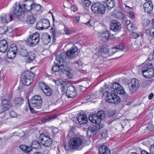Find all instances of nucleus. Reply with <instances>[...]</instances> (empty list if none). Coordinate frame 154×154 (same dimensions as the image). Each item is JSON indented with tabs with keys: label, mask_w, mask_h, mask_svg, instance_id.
I'll return each instance as SVG.
<instances>
[{
	"label": "nucleus",
	"mask_w": 154,
	"mask_h": 154,
	"mask_svg": "<svg viewBox=\"0 0 154 154\" xmlns=\"http://www.w3.org/2000/svg\"><path fill=\"white\" fill-rule=\"evenodd\" d=\"M42 101L40 96L35 95L33 96L30 100V104L28 101V105L31 112L32 113H36V111L33 109H39L42 106Z\"/></svg>",
	"instance_id": "nucleus-1"
},
{
	"label": "nucleus",
	"mask_w": 154,
	"mask_h": 154,
	"mask_svg": "<svg viewBox=\"0 0 154 154\" xmlns=\"http://www.w3.org/2000/svg\"><path fill=\"white\" fill-rule=\"evenodd\" d=\"M34 77L33 73L29 70L25 71L22 75L21 82L24 85L29 86L33 81Z\"/></svg>",
	"instance_id": "nucleus-2"
},
{
	"label": "nucleus",
	"mask_w": 154,
	"mask_h": 154,
	"mask_svg": "<svg viewBox=\"0 0 154 154\" xmlns=\"http://www.w3.org/2000/svg\"><path fill=\"white\" fill-rule=\"evenodd\" d=\"M106 94H107L105 98L106 100L109 103L114 104H118L121 101V99L119 97L113 92L109 93L108 90L109 88L106 87Z\"/></svg>",
	"instance_id": "nucleus-3"
},
{
	"label": "nucleus",
	"mask_w": 154,
	"mask_h": 154,
	"mask_svg": "<svg viewBox=\"0 0 154 154\" xmlns=\"http://www.w3.org/2000/svg\"><path fill=\"white\" fill-rule=\"evenodd\" d=\"M105 117V113L103 111L100 110L97 114H92L89 117V120L93 123L100 124L101 120L103 119Z\"/></svg>",
	"instance_id": "nucleus-4"
},
{
	"label": "nucleus",
	"mask_w": 154,
	"mask_h": 154,
	"mask_svg": "<svg viewBox=\"0 0 154 154\" xmlns=\"http://www.w3.org/2000/svg\"><path fill=\"white\" fill-rule=\"evenodd\" d=\"M105 7L103 4L100 2H96L92 4L91 8L94 13L103 14L105 13L106 11Z\"/></svg>",
	"instance_id": "nucleus-5"
},
{
	"label": "nucleus",
	"mask_w": 154,
	"mask_h": 154,
	"mask_svg": "<svg viewBox=\"0 0 154 154\" xmlns=\"http://www.w3.org/2000/svg\"><path fill=\"white\" fill-rule=\"evenodd\" d=\"M39 39V34L37 32L29 35L26 41V43L30 46L33 47L38 44Z\"/></svg>",
	"instance_id": "nucleus-6"
},
{
	"label": "nucleus",
	"mask_w": 154,
	"mask_h": 154,
	"mask_svg": "<svg viewBox=\"0 0 154 154\" xmlns=\"http://www.w3.org/2000/svg\"><path fill=\"white\" fill-rule=\"evenodd\" d=\"M94 123V124L89 126L87 129V133L89 136L96 134L97 131L99 129H102L103 127V125L102 124L99 123Z\"/></svg>",
	"instance_id": "nucleus-7"
},
{
	"label": "nucleus",
	"mask_w": 154,
	"mask_h": 154,
	"mask_svg": "<svg viewBox=\"0 0 154 154\" xmlns=\"http://www.w3.org/2000/svg\"><path fill=\"white\" fill-rule=\"evenodd\" d=\"M31 146H28L25 145H22L20 146V148L25 152H30L32 148L40 149L41 148V145L40 143L38 141H33L31 143Z\"/></svg>",
	"instance_id": "nucleus-8"
},
{
	"label": "nucleus",
	"mask_w": 154,
	"mask_h": 154,
	"mask_svg": "<svg viewBox=\"0 0 154 154\" xmlns=\"http://www.w3.org/2000/svg\"><path fill=\"white\" fill-rule=\"evenodd\" d=\"M9 97L7 94H2L1 96V101L2 103L0 113H2L7 110L10 107V102L8 101Z\"/></svg>",
	"instance_id": "nucleus-9"
},
{
	"label": "nucleus",
	"mask_w": 154,
	"mask_h": 154,
	"mask_svg": "<svg viewBox=\"0 0 154 154\" xmlns=\"http://www.w3.org/2000/svg\"><path fill=\"white\" fill-rule=\"evenodd\" d=\"M20 53L22 56L26 57V62H30L33 60L35 57V56L33 52H28L26 49H21Z\"/></svg>",
	"instance_id": "nucleus-10"
},
{
	"label": "nucleus",
	"mask_w": 154,
	"mask_h": 154,
	"mask_svg": "<svg viewBox=\"0 0 154 154\" xmlns=\"http://www.w3.org/2000/svg\"><path fill=\"white\" fill-rule=\"evenodd\" d=\"M75 87H62L61 90L62 93H66V95L68 98H73L76 95L74 91Z\"/></svg>",
	"instance_id": "nucleus-11"
},
{
	"label": "nucleus",
	"mask_w": 154,
	"mask_h": 154,
	"mask_svg": "<svg viewBox=\"0 0 154 154\" xmlns=\"http://www.w3.org/2000/svg\"><path fill=\"white\" fill-rule=\"evenodd\" d=\"M40 137L41 143L46 147L50 146L53 143V141L51 138L44 134L41 135Z\"/></svg>",
	"instance_id": "nucleus-12"
},
{
	"label": "nucleus",
	"mask_w": 154,
	"mask_h": 154,
	"mask_svg": "<svg viewBox=\"0 0 154 154\" xmlns=\"http://www.w3.org/2000/svg\"><path fill=\"white\" fill-rule=\"evenodd\" d=\"M34 3L32 0H26L23 2L22 6H21L24 12L28 11H31Z\"/></svg>",
	"instance_id": "nucleus-13"
},
{
	"label": "nucleus",
	"mask_w": 154,
	"mask_h": 154,
	"mask_svg": "<svg viewBox=\"0 0 154 154\" xmlns=\"http://www.w3.org/2000/svg\"><path fill=\"white\" fill-rule=\"evenodd\" d=\"M65 149L68 151L77 148V137H74L70 140L68 145H65Z\"/></svg>",
	"instance_id": "nucleus-14"
},
{
	"label": "nucleus",
	"mask_w": 154,
	"mask_h": 154,
	"mask_svg": "<svg viewBox=\"0 0 154 154\" xmlns=\"http://www.w3.org/2000/svg\"><path fill=\"white\" fill-rule=\"evenodd\" d=\"M122 28L121 23L116 20H112L110 23V29L115 32H119Z\"/></svg>",
	"instance_id": "nucleus-15"
},
{
	"label": "nucleus",
	"mask_w": 154,
	"mask_h": 154,
	"mask_svg": "<svg viewBox=\"0 0 154 154\" xmlns=\"http://www.w3.org/2000/svg\"><path fill=\"white\" fill-rule=\"evenodd\" d=\"M50 25L49 20L46 19H43L42 20L41 23H37L36 27L38 29H48Z\"/></svg>",
	"instance_id": "nucleus-16"
},
{
	"label": "nucleus",
	"mask_w": 154,
	"mask_h": 154,
	"mask_svg": "<svg viewBox=\"0 0 154 154\" xmlns=\"http://www.w3.org/2000/svg\"><path fill=\"white\" fill-rule=\"evenodd\" d=\"M106 10L110 11L115 6V1L114 0H106L103 2Z\"/></svg>",
	"instance_id": "nucleus-17"
},
{
	"label": "nucleus",
	"mask_w": 154,
	"mask_h": 154,
	"mask_svg": "<svg viewBox=\"0 0 154 154\" xmlns=\"http://www.w3.org/2000/svg\"><path fill=\"white\" fill-rule=\"evenodd\" d=\"M43 8L39 4L34 3L31 12L34 15H37L43 11Z\"/></svg>",
	"instance_id": "nucleus-18"
},
{
	"label": "nucleus",
	"mask_w": 154,
	"mask_h": 154,
	"mask_svg": "<svg viewBox=\"0 0 154 154\" xmlns=\"http://www.w3.org/2000/svg\"><path fill=\"white\" fill-rule=\"evenodd\" d=\"M153 4L151 0H149L144 3L143 5L144 10L146 13L150 14L153 10Z\"/></svg>",
	"instance_id": "nucleus-19"
},
{
	"label": "nucleus",
	"mask_w": 154,
	"mask_h": 154,
	"mask_svg": "<svg viewBox=\"0 0 154 154\" xmlns=\"http://www.w3.org/2000/svg\"><path fill=\"white\" fill-rule=\"evenodd\" d=\"M59 71H61L65 74H66L68 77L71 78L72 74L69 72L70 68L66 66H64L63 65L59 66Z\"/></svg>",
	"instance_id": "nucleus-20"
},
{
	"label": "nucleus",
	"mask_w": 154,
	"mask_h": 154,
	"mask_svg": "<svg viewBox=\"0 0 154 154\" xmlns=\"http://www.w3.org/2000/svg\"><path fill=\"white\" fill-rule=\"evenodd\" d=\"M142 66L141 72L143 75L145 73H146V72L148 71L150 69L153 68V65L150 62L148 63L145 62L144 64L142 65Z\"/></svg>",
	"instance_id": "nucleus-21"
},
{
	"label": "nucleus",
	"mask_w": 154,
	"mask_h": 154,
	"mask_svg": "<svg viewBox=\"0 0 154 154\" xmlns=\"http://www.w3.org/2000/svg\"><path fill=\"white\" fill-rule=\"evenodd\" d=\"M125 85L128 87H138L140 83L138 80L136 78L132 79L130 81L125 82Z\"/></svg>",
	"instance_id": "nucleus-22"
},
{
	"label": "nucleus",
	"mask_w": 154,
	"mask_h": 154,
	"mask_svg": "<svg viewBox=\"0 0 154 154\" xmlns=\"http://www.w3.org/2000/svg\"><path fill=\"white\" fill-rule=\"evenodd\" d=\"M77 51V48L74 47L67 51L66 54L68 57L70 59L74 58L75 57V53Z\"/></svg>",
	"instance_id": "nucleus-23"
},
{
	"label": "nucleus",
	"mask_w": 154,
	"mask_h": 154,
	"mask_svg": "<svg viewBox=\"0 0 154 154\" xmlns=\"http://www.w3.org/2000/svg\"><path fill=\"white\" fill-rule=\"evenodd\" d=\"M78 121L79 122L80 124L84 125L87 124L88 121L86 115L84 114V113H80L79 114Z\"/></svg>",
	"instance_id": "nucleus-24"
},
{
	"label": "nucleus",
	"mask_w": 154,
	"mask_h": 154,
	"mask_svg": "<svg viewBox=\"0 0 154 154\" xmlns=\"http://www.w3.org/2000/svg\"><path fill=\"white\" fill-rule=\"evenodd\" d=\"M8 49V44L7 41L4 39L0 41V51L3 53L5 52Z\"/></svg>",
	"instance_id": "nucleus-25"
},
{
	"label": "nucleus",
	"mask_w": 154,
	"mask_h": 154,
	"mask_svg": "<svg viewBox=\"0 0 154 154\" xmlns=\"http://www.w3.org/2000/svg\"><path fill=\"white\" fill-rule=\"evenodd\" d=\"M98 154H110V150L106 145H103L100 147Z\"/></svg>",
	"instance_id": "nucleus-26"
},
{
	"label": "nucleus",
	"mask_w": 154,
	"mask_h": 154,
	"mask_svg": "<svg viewBox=\"0 0 154 154\" xmlns=\"http://www.w3.org/2000/svg\"><path fill=\"white\" fill-rule=\"evenodd\" d=\"M51 36L47 33L43 34L41 38L42 42L45 44L47 45L51 41Z\"/></svg>",
	"instance_id": "nucleus-27"
},
{
	"label": "nucleus",
	"mask_w": 154,
	"mask_h": 154,
	"mask_svg": "<svg viewBox=\"0 0 154 154\" xmlns=\"http://www.w3.org/2000/svg\"><path fill=\"white\" fill-rule=\"evenodd\" d=\"M24 12V10H23L22 7L19 5L18 7H17L14 10L13 13L14 15L16 16H19L23 14Z\"/></svg>",
	"instance_id": "nucleus-28"
},
{
	"label": "nucleus",
	"mask_w": 154,
	"mask_h": 154,
	"mask_svg": "<svg viewBox=\"0 0 154 154\" xmlns=\"http://www.w3.org/2000/svg\"><path fill=\"white\" fill-rule=\"evenodd\" d=\"M115 89L118 94L122 96L124 99L126 100L127 99H128V96L126 94L123 87H117V88Z\"/></svg>",
	"instance_id": "nucleus-29"
},
{
	"label": "nucleus",
	"mask_w": 154,
	"mask_h": 154,
	"mask_svg": "<svg viewBox=\"0 0 154 154\" xmlns=\"http://www.w3.org/2000/svg\"><path fill=\"white\" fill-rule=\"evenodd\" d=\"M101 35L100 37V39L104 42H106L109 38V32L108 31H105Z\"/></svg>",
	"instance_id": "nucleus-30"
},
{
	"label": "nucleus",
	"mask_w": 154,
	"mask_h": 154,
	"mask_svg": "<svg viewBox=\"0 0 154 154\" xmlns=\"http://www.w3.org/2000/svg\"><path fill=\"white\" fill-rule=\"evenodd\" d=\"M143 76L144 77L147 78H152L154 76V69L153 67L150 69Z\"/></svg>",
	"instance_id": "nucleus-31"
},
{
	"label": "nucleus",
	"mask_w": 154,
	"mask_h": 154,
	"mask_svg": "<svg viewBox=\"0 0 154 154\" xmlns=\"http://www.w3.org/2000/svg\"><path fill=\"white\" fill-rule=\"evenodd\" d=\"M44 94L46 96H51L52 94V91L50 87H44V88H41Z\"/></svg>",
	"instance_id": "nucleus-32"
},
{
	"label": "nucleus",
	"mask_w": 154,
	"mask_h": 154,
	"mask_svg": "<svg viewBox=\"0 0 154 154\" xmlns=\"http://www.w3.org/2000/svg\"><path fill=\"white\" fill-rule=\"evenodd\" d=\"M126 24L127 25V29L128 31H131L135 29V25L133 24L132 23H131L130 21H126Z\"/></svg>",
	"instance_id": "nucleus-33"
},
{
	"label": "nucleus",
	"mask_w": 154,
	"mask_h": 154,
	"mask_svg": "<svg viewBox=\"0 0 154 154\" xmlns=\"http://www.w3.org/2000/svg\"><path fill=\"white\" fill-rule=\"evenodd\" d=\"M11 50V49H8L7 52V55L8 58L13 59L15 57L17 53L15 52L12 51Z\"/></svg>",
	"instance_id": "nucleus-34"
},
{
	"label": "nucleus",
	"mask_w": 154,
	"mask_h": 154,
	"mask_svg": "<svg viewBox=\"0 0 154 154\" xmlns=\"http://www.w3.org/2000/svg\"><path fill=\"white\" fill-rule=\"evenodd\" d=\"M35 22V18L32 15H28L27 16L26 22L29 24H33Z\"/></svg>",
	"instance_id": "nucleus-35"
},
{
	"label": "nucleus",
	"mask_w": 154,
	"mask_h": 154,
	"mask_svg": "<svg viewBox=\"0 0 154 154\" xmlns=\"http://www.w3.org/2000/svg\"><path fill=\"white\" fill-rule=\"evenodd\" d=\"M56 116L55 115H53L49 116H47L44 118H43L42 121L44 123L46 122H48L51 120L55 119L56 118Z\"/></svg>",
	"instance_id": "nucleus-36"
},
{
	"label": "nucleus",
	"mask_w": 154,
	"mask_h": 154,
	"mask_svg": "<svg viewBox=\"0 0 154 154\" xmlns=\"http://www.w3.org/2000/svg\"><path fill=\"white\" fill-rule=\"evenodd\" d=\"M79 4H82L87 7H89L91 4V2L89 0H79Z\"/></svg>",
	"instance_id": "nucleus-37"
},
{
	"label": "nucleus",
	"mask_w": 154,
	"mask_h": 154,
	"mask_svg": "<svg viewBox=\"0 0 154 154\" xmlns=\"http://www.w3.org/2000/svg\"><path fill=\"white\" fill-rule=\"evenodd\" d=\"M83 140L82 139L78 137V150H81L84 147L82 145Z\"/></svg>",
	"instance_id": "nucleus-38"
},
{
	"label": "nucleus",
	"mask_w": 154,
	"mask_h": 154,
	"mask_svg": "<svg viewBox=\"0 0 154 154\" xmlns=\"http://www.w3.org/2000/svg\"><path fill=\"white\" fill-rule=\"evenodd\" d=\"M24 101L20 97H17L15 98L14 103L16 104H21Z\"/></svg>",
	"instance_id": "nucleus-39"
},
{
	"label": "nucleus",
	"mask_w": 154,
	"mask_h": 154,
	"mask_svg": "<svg viewBox=\"0 0 154 154\" xmlns=\"http://www.w3.org/2000/svg\"><path fill=\"white\" fill-rule=\"evenodd\" d=\"M8 28L7 26H4L0 28V34H5L8 31Z\"/></svg>",
	"instance_id": "nucleus-40"
},
{
	"label": "nucleus",
	"mask_w": 154,
	"mask_h": 154,
	"mask_svg": "<svg viewBox=\"0 0 154 154\" xmlns=\"http://www.w3.org/2000/svg\"><path fill=\"white\" fill-rule=\"evenodd\" d=\"M115 47L118 51H122L124 48V46L122 43H120L117 46H115Z\"/></svg>",
	"instance_id": "nucleus-41"
},
{
	"label": "nucleus",
	"mask_w": 154,
	"mask_h": 154,
	"mask_svg": "<svg viewBox=\"0 0 154 154\" xmlns=\"http://www.w3.org/2000/svg\"><path fill=\"white\" fill-rule=\"evenodd\" d=\"M4 17L7 20V23H8L13 20V16L12 14H8Z\"/></svg>",
	"instance_id": "nucleus-42"
},
{
	"label": "nucleus",
	"mask_w": 154,
	"mask_h": 154,
	"mask_svg": "<svg viewBox=\"0 0 154 154\" xmlns=\"http://www.w3.org/2000/svg\"><path fill=\"white\" fill-rule=\"evenodd\" d=\"M146 128L147 130L151 131L154 128V126L152 124H149L146 125Z\"/></svg>",
	"instance_id": "nucleus-43"
},
{
	"label": "nucleus",
	"mask_w": 154,
	"mask_h": 154,
	"mask_svg": "<svg viewBox=\"0 0 154 154\" xmlns=\"http://www.w3.org/2000/svg\"><path fill=\"white\" fill-rule=\"evenodd\" d=\"M8 49H11L12 51L15 52L16 53L17 52V47L14 45H12Z\"/></svg>",
	"instance_id": "nucleus-44"
},
{
	"label": "nucleus",
	"mask_w": 154,
	"mask_h": 154,
	"mask_svg": "<svg viewBox=\"0 0 154 154\" xmlns=\"http://www.w3.org/2000/svg\"><path fill=\"white\" fill-rule=\"evenodd\" d=\"M56 59L60 63H61L64 62L63 58L61 55H59L58 56H56Z\"/></svg>",
	"instance_id": "nucleus-45"
},
{
	"label": "nucleus",
	"mask_w": 154,
	"mask_h": 154,
	"mask_svg": "<svg viewBox=\"0 0 154 154\" xmlns=\"http://www.w3.org/2000/svg\"><path fill=\"white\" fill-rule=\"evenodd\" d=\"M54 30H53L52 31L51 33L53 35V38L54 39V40H56V37L57 36V31L54 29H53Z\"/></svg>",
	"instance_id": "nucleus-46"
},
{
	"label": "nucleus",
	"mask_w": 154,
	"mask_h": 154,
	"mask_svg": "<svg viewBox=\"0 0 154 154\" xmlns=\"http://www.w3.org/2000/svg\"><path fill=\"white\" fill-rule=\"evenodd\" d=\"M127 15L129 17L132 19L135 18V16L133 12L131 11L129 13H127Z\"/></svg>",
	"instance_id": "nucleus-47"
},
{
	"label": "nucleus",
	"mask_w": 154,
	"mask_h": 154,
	"mask_svg": "<svg viewBox=\"0 0 154 154\" xmlns=\"http://www.w3.org/2000/svg\"><path fill=\"white\" fill-rule=\"evenodd\" d=\"M116 111L115 110L109 111L108 112V116L109 117H111L114 116L116 114Z\"/></svg>",
	"instance_id": "nucleus-48"
},
{
	"label": "nucleus",
	"mask_w": 154,
	"mask_h": 154,
	"mask_svg": "<svg viewBox=\"0 0 154 154\" xmlns=\"http://www.w3.org/2000/svg\"><path fill=\"white\" fill-rule=\"evenodd\" d=\"M138 87H130L129 90L131 93L135 92L138 89Z\"/></svg>",
	"instance_id": "nucleus-49"
},
{
	"label": "nucleus",
	"mask_w": 154,
	"mask_h": 154,
	"mask_svg": "<svg viewBox=\"0 0 154 154\" xmlns=\"http://www.w3.org/2000/svg\"><path fill=\"white\" fill-rule=\"evenodd\" d=\"M139 36V35L137 32H133L131 34V36L132 38H136Z\"/></svg>",
	"instance_id": "nucleus-50"
},
{
	"label": "nucleus",
	"mask_w": 154,
	"mask_h": 154,
	"mask_svg": "<svg viewBox=\"0 0 154 154\" xmlns=\"http://www.w3.org/2000/svg\"><path fill=\"white\" fill-rule=\"evenodd\" d=\"M58 66H54L52 68V70L54 72H58L59 70Z\"/></svg>",
	"instance_id": "nucleus-51"
},
{
	"label": "nucleus",
	"mask_w": 154,
	"mask_h": 154,
	"mask_svg": "<svg viewBox=\"0 0 154 154\" xmlns=\"http://www.w3.org/2000/svg\"><path fill=\"white\" fill-rule=\"evenodd\" d=\"M125 10L128 13L132 11V8H131L128 6H126L125 7Z\"/></svg>",
	"instance_id": "nucleus-52"
},
{
	"label": "nucleus",
	"mask_w": 154,
	"mask_h": 154,
	"mask_svg": "<svg viewBox=\"0 0 154 154\" xmlns=\"http://www.w3.org/2000/svg\"><path fill=\"white\" fill-rule=\"evenodd\" d=\"M149 21L147 19L144 20L143 21V25L145 26H147L149 24Z\"/></svg>",
	"instance_id": "nucleus-53"
},
{
	"label": "nucleus",
	"mask_w": 154,
	"mask_h": 154,
	"mask_svg": "<svg viewBox=\"0 0 154 154\" xmlns=\"http://www.w3.org/2000/svg\"><path fill=\"white\" fill-rule=\"evenodd\" d=\"M112 87H122L119 83L117 82H113L112 83Z\"/></svg>",
	"instance_id": "nucleus-54"
},
{
	"label": "nucleus",
	"mask_w": 154,
	"mask_h": 154,
	"mask_svg": "<svg viewBox=\"0 0 154 154\" xmlns=\"http://www.w3.org/2000/svg\"><path fill=\"white\" fill-rule=\"evenodd\" d=\"M10 115L12 117H15L17 116L16 113L14 111H12L10 112Z\"/></svg>",
	"instance_id": "nucleus-55"
},
{
	"label": "nucleus",
	"mask_w": 154,
	"mask_h": 154,
	"mask_svg": "<svg viewBox=\"0 0 154 154\" xmlns=\"http://www.w3.org/2000/svg\"><path fill=\"white\" fill-rule=\"evenodd\" d=\"M48 87L42 81H41L39 83V87Z\"/></svg>",
	"instance_id": "nucleus-56"
},
{
	"label": "nucleus",
	"mask_w": 154,
	"mask_h": 154,
	"mask_svg": "<svg viewBox=\"0 0 154 154\" xmlns=\"http://www.w3.org/2000/svg\"><path fill=\"white\" fill-rule=\"evenodd\" d=\"M149 34L151 35H153L154 37V27L150 28L149 30Z\"/></svg>",
	"instance_id": "nucleus-57"
},
{
	"label": "nucleus",
	"mask_w": 154,
	"mask_h": 154,
	"mask_svg": "<svg viewBox=\"0 0 154 154\" xmlns=\"http://www.w3.org/2000/svg\"><path fill=\"white\" fill-rule=\"evenodd\" d=\"M150 154H154V145L151 146L150 148Z\"/></svg>",
	"instance_id": "nucleus-58"
},
{
	"label": "nucleus",
	"mask_w": 154,
	"mask_h": 154,
	"mask_svg": "<svg viewBox=\"0 0 154 154\" xmlns=\"http://www.w3.org/2000/svg\"><path fill=\"white\" fill-rule=\"evenodd\" d=\"M0 20L3 23H7V20L4 16L1 17H0Z\"/></svg>",
	"instance_id": "nucleus-59"
},
{
	"label": "nucleus",
	"mask_w": 154,
	"mask_h": 154,
	"mask_svg": "<svg viewBox=\"0 0 154 154\" xmlns=\"http://www.w3.org/2000/svg\"><path fill=\"white\" fill-rule=\"evenodd\" d=\"M111 49L112 50V54H114L116 52L118 51L116 48H115V47H112L111 48Z\"/></svg>",
	"instance_id": "nucleus-60"
},
{
	"label": "nucleus",
	"mask_w": 154,
	"mask_h": 154,
	"mask_svg": "<svg viewBox=\"0 0 154 154\" xmlns=\"http://www.w3.org/2000/svg\"><path fill=\"white\" fill-rule=\"evenodd\" d=\"M54 82L56 85L57 86H59L62 85V83L59 80H55Z\"/></svg>",
	"instance_id": "nucleus-61"
},
{
	"label": "nucleus",
	"mask_w": 154,
	"mask_h": 154,
	"mask_svg": "<svg viewBox=\"0 0 154 154\" xmlns=\"http://www.w3.org/2000/svg\"><path fill=\"white\" fill-rule=\"evenodd\" d=\"M91 20H89L87 22L85 23V24L87 26H88L89 27H91L92 26V25L91 24Z\"/></svg>",
	"instance_id": "nucleus-62"
},
{
	"label": "nucleus",
	"mask_w": 154,
	"mask_h": 154,
	"mask_svg": "<svg viewBox=\"0 0 154 154\" xmlns=\"http://www.w3.org/2000/svg\"><path fill=\"white\" fill-rule=\"evenodd\" d=\"M70 130H71V131H70V132H73V133H74L76 132L75 131L76 130V129L74 127H72L70 128Z\"/></svg>",
	"instance_id": "nucleus-63"
},
{
	"label": "nucleus",
	"mask_w": 154,
	"mask_h": 154,
	"mask_svg": "<svg viewBox=\"0 0 154 154\" xmlns=\"http://www.w3.org/2000/svg\"><path fill=\"white\" fill-rule=\"evenodd\" d=\"M153 96H154V94H153V93H151V94H150L148 96V99L149 100H151L152 98L153 97Z\"/></svg>",
	"instance_id": "nucleus-64"
}]
</instances>
